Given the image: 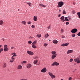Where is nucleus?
<instances>
[{"label": "nucleus", "mask_w": 80, "mask_h": 80, "mask_svg": "<svg viewBox=\"0 0 80 80\" xmlns=\"http://www.w3.org/2000/svg\"><path fill=\"white\" fill-rule=\"evenodd\" d=\"M58 5L57 6V7H58V8H59L60 7H62V6H63V2H58Z\"/></svg>", "instance_id": "obj_1"}, {"label": "nucleus", "mask_w": 80, "mask_h": 80, "mask_svg": "<svg viewBox=\"0 0 80 80\" xmlns=\"http://www.w3.org/2000/svg\"><path fill=\"white\" fill-rule=\"evenodd\" d=\"M48 73L49 75H50V76L51 78H52V79H53V78H55V77H55V75H53V73L52 72H49Z\"/></svg>", "instance_id": "obj_2"}, {"label": "nucleus", "mask_w": 80, "mask_h": 80, "mask_svg": "<svg viewBox=\"0 0 80 80\" xmlns=\"http://www.w3.org/2000/svg\"><path fill=\"white\" fill-rule=\"evenodd\" d=\"M75 62H77V63H80V58L79 57H78L77 58L74 59Z\"/></svg>", "instance_id": "obj_3"}, {"label": "nucleus", "mask_w": 80, "mask_h": 80, "mask_svg": "<svg viewBox=\"0 0 80 80\" xmlns=\"http://www.w3.org/2000/svg\"><path fill=\"white\" fill-rule=\"evenodd\" d=\"M52 66H55V65H56V66H58V65H59V63L57 62H54L52 65Z\"/></svg>", "instance_id": "obj_4"}, {"label": "nucleus", "mask_w": 80, "mask_h": 80, "mask_svg": "<svg viewBox=\"0 0 80 80\" xmlns=\"http://www.w3.org/2000/svg\"><path fill=\"white\" fill-rule=\"evenodd\" d=\"M77 32V29L76 28L72 29L71 31V32L73 33H75Z\"/></svg>", "instance_id": "obj_5"}, {"label": "nucleus", "mask_w": 80, "mask_h": 80, "mask_svg": "<svg viewBox=\"0 0 80 80\" xmlns=\"http://www.w3.org/2000/svg\"><path fill=\"white\" fill-rule=\"evenodd\" d=\"M47 72V69L45 68L41 70V72L42 73H45Z\"/></svg>", "instance_id": "obj_6"}, {"label": "nucleus", "mask_w": 80, "mask_h": 80, "mask_svg": "<svg viewBox=\"0 0 80 80\" xmlns=\"http://www.w3.org/2000/svg\"><path fill=\"white\" fill-rule=\"evenodd\" d=\"M69 44V43H65L62 44L61 46H62V47H66V46H68V45Z\"/></svg>", "instance_id": "obj_7"}, {"label": "nucleus", "mask_w": 80, "mask_h": 80, "mask_svg": "<svg viewBox=\"0 0 80 80\" xmlns=\"http://www.w3.org/2000/svg\"><path fill=\"white\" fill-rule=\"evenodd\" d=\"M27 53H28V54H29V55H33V53L31 51H27Z\"/></svg>", "instance_id": "obj_8"}, {"label": "nucleus", "mask_w": 80, "mask_h": 80, "mask_svg": "<svg viewBox=\"0 0 80 80\" xmlns=\"http://www.w3.org/2000/svg\"><path fill=\"white\" fill-rule=\"evenodd\" d=\"M73 52V50H68L67 52V54H69V53H72Z\"/></svg>", "instance_id": "obj_9"}, {"label": "nucleus", "mask_w": 80, "mask_h": 80, "mask_svg": "<svg viewBox=\"0 0 80 80\" xmlns=\"http://www.w3.org/2000/svg\"><path fill=\"white\" fill-rule=\"evenodd\" d=\"M31 67H32V64L29 63L27 65V68H30Z\"/></svg>", "instance_id": "obj_10"}, {"label": "nucleus", "mask_w": 80, "mask_h": 80, "mask_svg": "<svg viewBox=\"0 0 80 80\" xmlns=\"http://www.w3.org/2000/svg\"><path fill=\"white\" fill-rule=\"evenodd\" d=\"M57 57V54L55 55H52V59H54L55 57Z\"/></svg>", "instance_id": "obj_11"}, {"label": "nucleus", "mask_w": 80, "mask_h": 80, "mask_svg": "<svg viewBox=\"0 0 80 80\" xmlns=\"http://www.w3.org/2000/svg\"><path fill=\"white\" fill-rule=\"evenodd\" d=\"M22 66L21 65H19L18 67V69L20 70V69H22Z\"/></svg>", "instance_id": "obj_12"}, {"label": "nucleus", "mask_w": 80, "mask_h": 80, "mask_svg": "<svg viewBox=\"0 0 80 80\" xmlns=\"http://www.w3.org/2000/svg\"><path fill=\"white\" fill-rule=\"evenodd\" d=\"M4 50L5 51H8V48L7 47H4Z\"/></svg>", "instance_id": "obj_13"}, {"label": "nucleus", "mask_w": 80, "mask_h": 80, "mask_svg": "<svg viewBox=\"0 0 80 80\" xmlns=\"http://www.w3.org/2000/svg\"><path fill=\"white\" fill-rule=\"evenodd\" d=\"M52 42L53 43L57 44V43H58V41L57 40H54Z\"/></svg>", "instance_id": "obj_14"}, {"label": "nucleus", "mask_w": 80, "mask_h": 80, "mask_svg": "<svg viewBox=\"0 0 80 80\" xmlns=\"http://www.w3.org/2000/svg\"><path fill=\"white\" fill-rule=\"evenodd\" d=\"M39 6L40 7H47V6H45L42 4H39Z\"/></svg>", "instance_id": "obj_15"}, {"label": "nucleus", "mask_w": 80, "mask_h": 80, "mask_svg": "<svg viewBox=\"0 0 80 80\" xmlns=\"http://www.w3.org/2000/svg\"><path fill=\"white\" fill-rule=\"evenodd\" d=\"M32 48H37V46H35V45L34 44H32Z\"/></svg>", "instance_id": "obj_16"}, {"label": "nucleus", "mask_w": 80, "mask_h": 80, "mask_svg": "<svg viewBox=\"0 0 80 80\" xmlns=\"http://www.w3.org/2000/svg\"><path fill=\"white\" fill-rule=\"evenodd\" d=\"M51 53L52 55H56V52L55 51H52Z\"/></svg>", "instance_id": "obj_17"}, {"label": "nucleus", "mask_w": 80, "mask_h": 80, "mask_svg": "<svg viewBox=\"0 0 80 80\" xmlns=\"http://www.w3.org/2000/svg\"><path fill=\"white\" fill-rule=\"evenodd\" d=\"M60 19L61 20H63L64 19H65V18L64 17V16H62L60 18Z\"/></svg>", "instance_id": "obj_18"}, {"label": "nucleus", "mask_w": 80, "mask_h": 80, "mask_svg": "<svg viewBox=\"0 0 80 80\" xmlns=\"http://www.w3.org/2000/svg\"><path fill=\"white\" fill-rule=\"evenodd\" d=\"M37 62H38V60H36L34 61L33 63L34 64H36Z\"/></svg>", "instance_id": "obj_19"}, {"label": "nucleus", "mask_w": 80, "mask_h": 80, "mask_svg": "<svg viewBox=\"0 0 80 80\" xmlns=\"http://www.w3.org/2000/svg\"><path fill=\"white\" fill-rule=\"evenodd\" d=\"M77 15L78 17V18L80 19V12H78Z\"/></svg>", "instance_id": "obj_20"}, {"label": "nucleus", "mask_w": 80, "mask_h": 80, "mask_svg": "<svg viewBox=\"0 0 80 80\" xmlns=\"http://www.w3.org/2000/svg\"><path fill=\"white\" fill-rule=\"evenodd\" d=\"M37 17L34 16L33 20L34 21H37Z\"/></svg>", "instance_id": "obj_21"}, {"label": "nucleus", "mask_w": 80, "mask_h": 80, "mask_svg": "<svg viewBox=\"0 0 80 80\" xmlns=\"http://www.w3.org/2000/svg\"><path fill=\"white\" fill-rule=\"evenodd\" d=\"M37 37H38V38H40L41 37V35H38V34L36 36Z\"/></svg>", "instance_id": "obj_22"}, {"label": "nucleus", "mask_w": 80, "mask_h": 80, "mask_svg": "<svg viewBox=\"0 0 80 80\" xmlns=\"http://www.w3.org/2000/svg\"><path fill=\"white\" fill-rule=\"evenodd\" d=\"M3 21L2 20L0 21V25H2V24H3Z\"/></svg>", "instance_id": "obj_23"}, {"label": "nucleus", "mask_w": 80, "mask_h": 80, "mask_svg": "<svg viewBox=\"0 0 80 80\" xmlns=\"http://www.w3.org/2000/svg\"><path fill=\"white\" fill-rule=\"evenodd\" d=\"M36 43H37V40H36L33 42L32 45H35Z\"/></svg>", "instance_id": "obj_24"}, {"label": "nucleus", "mask_w": 80, "mask_h": 80, "mask_svg": "<svg viewBox=\"0 0 80 80\" xmlns=\"http://www.w3.org/2000/svg\"><path fill=\"white\" fill-rule=\"evenodd\" d=\"M65 21H68V22H69V20L67 18V17L65 18Z\"/></svg>", "instance_id": "obj_25"}, {"label": "nucleus", "mask_w": 80, "mask_h": 80, "mask_svg": "<svg viewBox=\"0 0 80 80\" xmlns=\"http://www.w3.org/2000/svg\"><path fill=\"white\" fill-rule=\"evenodd\" d=\"M62 13L63 14H66V11H65V10L64 9L63 10Z\"/></svg>", "instance_id": "obj_26"}, {"label": "nucleus", "mask_w": 80, "mask_h": 80, "mask_svg": "<svg viewBox=\"0 0 80 80\" xmlns=\"http://www.w3.org/2000/svg\"><path fill=\"white\" fill-rule=\"evenodd\" d=\"M7 66V64L6 63H4V64L3 65V68H5V67H6Z\"/></svg>", "instance_id": "obj_27"}, {"label": "nucleus", "mask_w": 80, "mask_h": 80, "mask_svg": "<svg viewBox=\"0 0 80 80\" xmlns=\"http://www.w3.org/2000/svg\"><path fill=\"white\" fill-rule=\"evenodd\" d=\"M48 36H49V35H48V34H47L45 35V38H47Z\"/></svg>", "instance_id": "obj_28"}, {"label": "nucleus", "mask_w": 80, "mask_h": 80, "mask_svg": "<svg viewBox=\"0 0 80 80\" xmlns=\"http://www.w3.org/2000/svg\"><path fill=\"white\" fill-rule=\"evenodd\" d=\"M22 23L24 25H26V22L25 21H22Z\"/></svg>", "instance_id": "obj_29"}, {"label": "nucleus", "mask_w": 80, "mask_h": 80, "mask_svg": "<svg viewBox=\"0 0 80 80\" xmlns=\"http://www.w3.org/2000/svg\"><path fill=\"white\" fill-rule=\"evenodd\" d=\"M26 3L28 4V5H29V6L30 7L31 6V4L30 2H27Z\"/></svg>", "instance_id": "obj_30"}, {"label": "nucleus", "mask_w": 80, "mask_h": 80, "mask_svg": "<svg viewBox=\"0 0 80 80\" xmlns=\"http://www.w3.org/2000/svg\"><path fill=\"white\" fill-rule=\"evenodd\" d=\"M3 49L2 48H1L0 49V53H1V52H2V51H3Z\"/></svg>", "instance_id": "obj_31"}, {"label": "nucleus", "mask_w": 80, "mask_h": 80, "mask_svg": "<svg viewBox=\"0 0 80 80\" xmlns=\"http://www.w3.org/2000/svg\"><path fill=\"white\" fill-rule=\"evenodd\" d=\"M26 61H23L22 62V65H23V63H26Z\"/></svg>", "instance_id": "obj_32"}, {"label": "nucleus", "mask_w": 80, "mask_h": 80, "mask_svg": "<svg viewBox=\"0 0 80 80\" xmlns=\"http://www.w3.org/2000/svg\"><path fill=\"white\" fill-rule=\"evenodd\" d=\"M72 37H75V34H73L72 35Z\"/></svg>", "instance_id": "obj_33"}, {"label": "nucleus", "mask_w": 80, "mask_h": 80, "mask_svg": "<svg viewBox=\"0 0 80 80\" xmlns=\"http://www.w3.org/2000/svg\"><path fill=\"white\" fill-rule=\"evenodd\" d=\"M47 45H48V44H47V43H44V47H47Z\"/></svg>", "instance_id": "obj_34"}, {"label": "nucleus", "mask_w": 80, "mask_h": 80, "mask_svg": "<svg viewBox=\"0 0 80 80\" xmlns=\"http://www.w3.org/2000/svg\"><path fill=\"white\" fill-rule=\"evenodd\" d=\"M32 42L31 41H28V43H29V44H31L32 43Z\"/></svg>", "instance_id": "obj_35"}, {"label": "nucleus", "mask_w": 80, "mask_h": 80, "mask_svg": "<svg viewBox=\"0 0 80 80\" xmlns=\"http://www.w3.org/2000/svg\"><path fill=\"white\" fill-rule=\"evenodd\" d=\"M13 61H14V60H12V59H11L10 60V62H13Z\"/></svg>", "instance_id": "obj_36"}, {"label": "nucleus", "mask_w": 80, "mask_h": 80, "mask_svg": "<svg viewBox=\"0 0 80 80\" xmlns=\"http://www.w3.org/2000/svg\"><path fill=\"white\" fill-rule=\"evenodd\" d=\"M12 60H14L15 59V58H13V56H12V59H11Z\"/></svg>", "instance_id": "obj_37"}, {"label": "nucleus", "mask_w": 80, "mask_h": 80, "mask_svg": "<svg viewBox=\"0 0 80 80\" xmlns=\"http://www.w3.org/2000/svg\"><path fill=\"white\" fill-rule=\"evenodd\" d=\"M77 35H78V36H80V32H79L77 34Z\"/></svg>", "instance_id": "obj_38"}, {"label": "nucleus", "mask_w": 80, "mask_h": 80, "mask_svg": "<svg viewBox=\"0 0 80 80\" xmlns=\"http://www.w3.org/2000/svg\"><path fill=\"white\" fill-rule=\"evenodd\" d=\"M72 61H73V59L72 58L70 60V62H72Z\"/></svg>", "instance_id": "obj_39"}, {"label": "nucleus", "mask_w": 80, "mask_h": 80, "mask_svg": "<svg viewBox=\"0 0 80 80\" xmlns=\"http://www.w3.org/2000/svg\"><path fill=\"white\" fill-rule=\"evenodd\" d=\"M61 32L62 33H63V29H61Z\"/></svg>", "instance_id": "obj_40"}, {"label": "nucleus", "mask_w": 80, "mask_h": 80, "mask_svg": "<svg viewBox=\"0 0 80 80\" xmlns=\"http://www.w3.org/2000/svg\"><path fill=\"white\" fill-rule=\"evenodd\" d=\"M28 24H29V25H30V23H31V22L30 21H29L28 22Z\"/></svg>", "instance_id": "obj_41"}, {"label": "nucleus", "mask_w": 80, "mask_h": 80, "mask_svg": "<svg viewBox=\"0 0 80 80\" xmlns=\"http://www.w3.org/2000/svg\"><path fill=\"white\" fill-rule=\"evenodd\" d=\"M66 25H68L69 24V22H66Z\"/></svg>", "instance_id": "obj_42"}, {"label": "nucleus", "mask_w": 80, "mask_h": 80, "mask_svg": "<svg viewBox=\"0 0 80 80\" xmlns=\"http://www.w3.org/2000/svg\"><path fill=\"white\" fill-rule=\"evenodd\" d=\"M32 28H35V26H34V25H32Z\"/></svg>", "instance_id": "obj_43"}, {"label": "nucleus", "mask_w": 80, "mask_h": 80, "mask_svg": "<svg viewBox=\"0 0 80 80\" xmlns=\"http://www.w3.org/2000/svg\"><path fill=\"white\" fill-rule=\"evenodd\" d=\"M72 13H73V14H75V11H72Z\"/></svg>", "instance_id": "obj_44"}, {"label": "nucleus", "mask_w": 80, "mask_h": 80, "mask_svg": "<svg viewBox=\"0 0 80 80\" xmlns=\"http://www.w3.org/2000/svg\"><path fill=\"white\" fill-rule=\"evenodd\" d=\"M13 48H15L13 47H11V49H13Z\"/></svg>", "instance_id": "obj_45"}, {"label": "nucleus", "mask_w": 80, "mask_h": 80, "mask_svg": "<svg viewBox=\"0 0 80 80\" xmlns=\"http://www.w3.org/2000/svg\"><path fill=\"white\" fill-rule=\"evenodd\" d=\"M72 80V78L71 77H70L69 78V80Z\"/></svg>", "instance_id": "obj_46"}, {"label": "nucleus", "mask_w": 80, "mask_h": 80, "mask_svg": "<svg viewBox=\"0 0 80 80\" xmlns=\"http://www.w3.org/2000/svg\"><path fill=\"white\" fill-rule=\"evenodd\" d=\"M8 47V46H7V45H5L4 46V48L5 47Z\"/></svg>", "instance_id": "obj_47"}, {"label": "nucleus", "mask_w": 80, "mask_h": 80, "mask_svg": "<svg viewBox=\"0 0 80 80\" xmlns=\"http://www.w3.org/2000/svg\"><path fill=\"white\" fill-rule=\"evenodd\" d=\"M48 29H50V26L48 27Z\"/></svg>", "instance_id": "obj_48"}, {"label": "nucleus", "mask_w": 80, "mask_h": 80, "mask_svg": "<svg viewBox=\"0 0 80 80\" xmlns=\"http://www.w3.org/2000/svg\"><path fill=\"white\" fill-rule=\"evenodd\" d=\"M13 56V57H16V56H17V55H15V54H14V55H13V56Z\"/></svg>", "instance_id": "obj_49"}, {"label": "nucleus", "mask_w": 80, "mask_h": 80, "mask_svg": "<svg viewBox=\"0 0 80 80\" xmlns=\"http://www.w3.org/2000/svg\"><path fill=\"white\" fill-rule=\"evenodd\" d=\"M60 16H61V14H59L58 15V17H60Z\"/></svg>", "instance_id": "obj_50"}, {"label": "nucleus", "mask_w": 80, "mask_h": 80, "mask_svg": "<svg viewBox=\"0 0 80 80\" xmlns=\"http://www.w3.org/2000/svg\"><path fill=\"white\" fill-rule=\"evenodd\" d=\"M29 39H31L32 38V37H30L29 38Z\"/></svg>", "instance_id": "obj_51"}, {"label": "nucleus", "mask_w": 80, "mask_h": 80, "mask_svg": "<svg viewBox=\"0 0 80 80\" xmlns=\"http://www.w3.org/2000/svg\"><path fill=\"white\" fill-rule=\"evenodd\" d=\"M62 37L63 38H65V36H62Z\"/></svg>", "instance_id": "obj_52"}, {"label": "nucleus", "mask_w": 80, "mask_h": 80, "mask_svg": "<svg viewBox=\"0 0 80 80\" xmlns=\"http://www.w3.org/2000/svg\"><path fill=\"white\" fill-rule=\"evenodd\" d=\"M65 20H63L62 21V22H65Z\"/></svg>", "instance_id": "obj_53"}, {"label": "nucleus", "mask_w": 80, "mask_h": 80, "mask_svg": "<svg viewBox=\"0 0 80 80\" xmlns=\"http://www.w3.org/2000/svg\"><path fill=\"white\" fill-rule=\"evenodd\" d=\"M13 54H16V53L15 52L12 53V55H13Z\"/></svg>", "instance_id": "obj_54"}, {"label": "nucleus", "mask_w": 80, "mask_h": 80, "mask_svg": "<svg viewBox=\"0 0 80 80\" xmlns=\"http://www.w3.org/2000/svg\"><path fill=\"white\" fill-rule=\"evenodd\" d=\"M35 59H37V57H35Z\"/></svg>", "instance_id": "obj_55"}, {"label": "nucleus", "mask_w": 80, "mask_h": 80, "mask_svg": "<svg viewBox=\"0 0 80 80\" xmlns=\"http://www.w3.org/2000/svg\"><path fill=\"white\" fill-rule=\"evenodd\" d=\"M75 71H74L72 72H73V73H74V72H75Z\"/></svg>", "instance_id": "obj_56"}, {"label": "nucleus", "mask_w": 80, "mask_h": 80, "mask_svg": "<svg viewBox=\"0 0 80 80\" xmlns=\"http://www.w3.org/2000/svg\"><path fill=\"white\" fill-rule=\"evenodd\" d=\"M2 40H3V41H4V38H3Z\"/></svg>", "instance_id": "obj_57"}, {"label": "nucleus", "mask_w": 80, "mask_h": 80, "mask_svg": "<svg viewBox=\"0 0 80 80\" xmlns=\"http://www.w3.org/2000/svg\"><path fill=\"white\" fill-rule=\"evenodd\" d=\"M1 47H2V46L0 45V48Z\"/></svg>", "instance_id": "obj_58"}, {"label": "nucleus", "mask_w": 80, "mask_h": 80, "mask_svg": "<svg viewBox=\"0 0 80 80\" xmlns=\"http://www.w3.org/2000/svg\"><path fill=\"white\" fill-rule=\"evenodd\" d=\"M71 19H72V18H69V20H71Z\"/></svg>", "instance_id": "obj_59"}, {"label": "nucleus", "mask_w": 80, "mask_h": 80, "mask_svg": "<svg viewBox=\"0 0 80 80\" xmlns=\"http://www.w3.org/2000/svg\"><path fill=\"white\" fill-rule=\"evenodd\" d=\"M59 11H61V10L60 9H59Z\"/></svg>", "instance_id": "obj_60"}, {"label": "nucleus", "mask_w": 80, "mask_h": 80, "mask_svg": "<svg viewBox=\"0 0 80 80\" xmlns=\"http://www.w3.org/2000/svg\"><path fill=\"white\" fill-rule=\"evenodd\" d=\"M19 10H20V9H18V11H19Z\"/></svg>", "instance_id": "obj_61"}, {"label": "nucleus", "mask_w": 80, "mask_h": 80, "mask_svg": "<svg viewBox=\"0 0 80 80\" xmlns=\"http://www.w3.org/2000/svg\"><path fill=\"white\" fill-rule=\"evenodd\" d=\"M0 3H1V1H0Z\"/></svg>", "instance_id": "obj_62"}]
</instances>
